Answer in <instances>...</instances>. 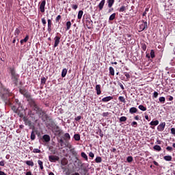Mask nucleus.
I'll list each match as a JSON object with an SVG mask.
<instances>
[{
    "mask_svg": "<svg viewBox=\"0 0 175 175\" xmlns=\"http://www.w3.org/2000/svg\"><path fill=\"white\" fill-rule=\"evenodd\" d=\"M124 76H126V80H129V79H131V76L129 75V73H128L127 72H124Z\"/></svg>",
    "mask_w": 175,
    "mask_h": 175,
    "instance_id": "44",
    "label": "nucleus"
},
{
    "mask_svg": "<svg viewBox=\"0 0 175 175\" xmlns=\"http://www.w3.org/2000/svg\"><path fill=\"white\" fill-rule=\"evenodd\" d=\"M159 121H158V120H156L155 121H151V122H150V125H151V126H157V125H159Z\"/></svg>",
    "mask_w": 175,
    "mask_h": 175,
    "instance_id": "20",
    "label": "nucleus"
},
{
    "mask_svg": "<svg viewBox=\"0 0 175 175\" xmlns=\"http://www.w3.org/2000/svg\"><path fill=\"white\" fill-rule=\"evenodd\" d=\"M15 103H16V105H18V106H21V102H19V99H15Z\"/></svg>",
    "mask_w": 175,
    "mask_h": 175,
    "instance_id": "59",
    "label": "nucleus"
},
{
    "mask_svg": "<svg viewBox=\"0 0 175 175\" xmlns=\"http://www.w3.org/2000/svg\"><path fill=\"white\" fill-rule=\"evenodd\" d=\"M109 74L111 76H114V75H115V70H114L113 68H112V66L109 67Z\"/></svg>",
    "mask_w": 175,
    "mask_h": 175,
    "instance_id": "31",
    "label": "nucleus"
},
{
    "mask_svg": "<svg viewBox=\"0 0 175 175\" xmlns=\"http://www.w3.org/2000/svg\"><path fill=\"white\" fill-rule=\"evenodd\" d=\"M126 120H127V117L122 116V117H120V122H124L125 121H126Z\"/></svg>",
    "mask_w": 175,
    "mask_h": 175,
    "instance_id": "41",
    "label": "nucleus"
},
{
    "mask_svg": "<svg viewBox=\"0 0 175 175\" xmlns=\"http://www.w3.org/2000/svg\"><path fill=\"white\" fill-rule=\"evenodd\" d=\"M89 157H90L91 158H94V157H95L94 152H89Z\"/></svg>",
    "mask_w": 175,
    "mask_h": 175,
    "instance_id": "60",
    "label": "nucleus"
},
{
    "mask_svg": "<svg viewBox=\"0 0 175 175\" xmlns=\"http://www.w3.org/2000/svg\"><path fill=\"white\" fill-rule=\"evenodd\" d=\"M38 162V165H40L41 170H43L44 165H43L42 161H40V159H39Z\"/></svg>",
    "mask_w": 175,
    "mask_h": 175,
    "instance_id": "34",
    "label": "nucleus"
},
{
    "mask_svg": "<svg viewBox=\"0 0 175 175\" xmlns=\"http://www.w3.org/2000/svg\"><path fill=\"white\" fill-rule=\"evenodd\" d=\"M49 151H51V152H52L53 154H55L56 153V150L54 148V147H53V146H50L49 147Z\"/></svg>",
    "mask_w": 175,
    "mask_h": 175,
    "instance_id": "30",
    "label": "nucleus"
},
{
    "mask_svg": "<svg viewBox=\"0 0 175 175\" xmlns=\"http://www.w3.org/2000/svg\"><path fill=\"white\" fill-rule=\"evenodd\" d=\"M1 167H0V175H8L6 173H5V172H3L2 170H1Z\"/></svg>",
    "mask_w": 175,
    "mask_h": 175,
    "instance_id": "63",
    "label": "nucleus"
},
{
    "mask_svg": "<svg viewBox=\"0 0 175 175\" xmlns=\"http://www.w3.org/2000/svg\"><path fill=\"white\" fill-rule=\"evenodd\" d=\"M57 36H55L54 38V46L53 47L55 49L56 47H58L60 42H61V39H62V35H60V33H57Z\"/></svg>",
    "mask_w": 175,
    "mask_h": 175,
    "instance_id": "6",
    "label": "nucleus"
},
{
    "mask_svg": "<svg viewBox=\"0 0 175 175\" xmlns=\"http://www.w3.org/2000/svg\"><path fill=\"white\" fill-rule=\"evenodd\" d=\"M125 10H126V7H125V5H122V6L120 8V9H119V12H120V13H122V12H125Z\"/></svg>",
    "mask_w": 175,
    "mask_h": 175,
    "instance_id": "39",
    "label": "nucleus"
},
{
    "mask_svg": "<svg viewBox=\"0 0 175 175\" xmlns=\"http://www.w3.org/2000/svg\"><path fill=\"white\" fill-rule=\"evenodd\" d=\"M25 163L28 165L29 166H34V163L33 161H26Z\"/></svg>",
    "mask_w": 175,
    "mask_h": 175,
    "instance_id": "35",
    "label": "nucleus"
},
{
    "mask_svg": "<svg viewBox=\"0 0 175 175\" xmlns=\"http://www.w3.org/2000/svg\"><path fill=\"white\" fill-rule=\"evenodd\" d=\"M118 99L120 102H122V103H126V99L124 96H119Z\"/></svg>",
    "mask_w": 175,
    "mask_h": 175,
    "instance_id": "37",
    "label": "nucleus"
},
{
    "mask_svg": "<svg viewBox=\"0 0 175 175\" xmlns=\"http://www.w3.org/2000/svg\"><path fill=\"white\" fill-rule=\"evenodd\" d=\"M81 156L82 157V158H84L85 161H88V157L85 152H81Z\"/></svg>",
    "mask_w": 175,
    "mask_h": 175,
    "instance_id": "27",
    "label": "nucleus"
},
{
    "mask_svg": "<svg viewBox=\"0 0 175 175\" xmlns=\"http://www.w3.org/2000/svg\"><path fill=\"white\" fill-rule=\"evenodd\" d=\"M95 161L97 163H100V162H102V157H96Z\"/></svg>",
    "mask_w": 175,
    "mask_h": 175,
    "instance_id": "40",
    "label": "nucleus"
},
{
    "mask_svg": "<svg viewBox=\"0 0 175 175\" xmlns=\"http://www.w3.org/2000/svg\"><path fill=\"white\" fill-rule=\"evenodd\" d=\"M139 109L140 110H142V111H146V110H147V107H146L144 106L143 105H139Z\"/></svg>",
    "mask_w": 175,
    "mask_h": 175,
    "instance_id": "32",
    "label": "nucleus"
},
{
    "mask_svg": "<svg viewBox=\"0 0 175 175\" xmlns=\"http://www.w3.org/2000/svg\"><path fill=\"white\" fill-rule=\"evenodd\" d=\"M153 148L155 151H161L162 150L161 146H159V144L154 146Z\"/></svg>",
    "mask_w": 175,
    "mask_h": 175,
    "instance_id": "26",
    "label": "nucleus"
},
{
    "mask_svg": "<svg viewBox=\"0 0 175 175\" xmlns=\"http://www.w3.org/2000/svg\"><path fill=\"white\" fill-rule=\"evenodd\" d=\"M33 152L40 153L41 152V150H39V148H34L33 150Z\"/></svg>",
    "mask_w": 175,
    "mask_h": 175,
    "instance_id": "55",
    "label": "nucleus"
},
{
    "mask_svg": "<svg viewBox=\"0 0 175 175\" xmlns=\"http://www.w3.org/2000/svg\"><path fill=\"white\" fill-rule=\"evenodd\" d=\"M29 39V36L26 35L25 39H22V40H21V44L23 45V44H24V43H27L28 42Z\"/></svg>",
    "mask_w": 175,
    "mask_h": 175,
    "instance_id": "19",
    "label": "nucleus"
},
{
    "mask_svg": "<svg viewBox=\"0 0 175 175\" xmlns=\"http://www.w3.org/2000/svg\"><path fill=\"white\" fill-rule=\"evenodd\" d=\"M171 133H172V135H175V128H171Z\"/></svg>",
    "mask_w": 175,
    "mask_h": 175,
    "instance_id": "62",
    "label": "nucleus"
},
{
    "mask_svg": "<svg viewBox=\"0 0 175 175\" xmlns=\"http://www.w3.org/2000/svg\"><path fill=\"white\" fill-rule=\"evenodd\" d=\"M42 139L46 143H49L50 142V140H51V136L49 135H44L42 136Z\"/></svg>",
    "mask_w": 175,
    "mask_h": 175,
    "instance_id": "13",
    "label": "nucleus"
},
{
    "mask_svg": "<svg viewBox=\"0 0 175 175\" xmlns=\"http://www.w3.org/2000/svg\"><path fill=\"white\" fill-rule=\"evenodd\" d=\"M46 77L41 78V84H42V85H44V84H46Z\"/></svg>",
    "mask_w": 175,
    "mask_h": 175,
    "instance_id": "43",
    "label": "nucleus"
},
{
    "mask_svg": "<svg viewBox=\"0 0 175 175\" xmlns=\"http://www.w3.org/2000/svg\"><path fill=\"white\" fill-rule=\"evenodd\" d=\"M81 118H82L81 116H78L77 117H75V121H80Z\"/></svg>",
    "mask_w": 175,
    "mask_h": 175,
    "instance_id": "58",
    "label": "nucleus"
},
{
    "mask_svg": "<svg viewBox=\"0 0 175 175\" xmlns=\"http://www.w3.org/2000/svg\"><path fill=\"white\" fill-rule=\"evenodd\" d=\"M79 5L78 4H72V9H73V10H77V9H78Z\"/></svg>",
    "mask_w": 175,
    "mask_h": 175,
    "instance_id": "49",
    "label": "nucleus"
},
{
    "mask_svg": "<svg viewBox=\"0 0 175 175\" xmlns=\"http://www.w3.org/2000/svg\"><path fill=\"white\" fill-rule=\"evenodd\" d=\"M113 99V96H106L105 98H103L102 102L106 103L109 102Z\"/></svg>",
    "mask_w": 175,
    "mask_h": 175,
    "instance_id": "18",
    "label": "nucleus"
},
{
    "mask_svg": "<svg viewBox=\"0 0 175 175\" xmlns=\"http://www.w3.org/2000/svg\"><path fill=\"white\" fill-rule=\"evenodd\" d=\"M36 137V133H35L34 131H32L31 133V140H35Z\"/></svg>",
    "mask_w": 175,
    "mask_h": 175,
    "instance_id": "38",
    "label": "nucleus"
},
{
    "mask_svg": "<svg viewBox=\"0 0 175 175\" xmlns=\"http://www.w3.org/2000/svg\"><path fill=\"white\" fill-rule=\"evenodd\" d=\"M41 21H42V23L44 27H46V21L45 18H41Z\"/></svg>",
    "mask_w": 175,
    "mask_h": 175,
    "instance_id": "50",
    "label": "nucleus"
},
{
    "mask_svg": "<svg viewBox=\"0 0 175 175\" xmlns=\"http://www.w3.org/2000/svg\"><path fill=\"white\" fill-rule=\"evenodd\" d=\"M61 163H62V165L63 166H65L66 165H67L68 161H66V160L62 161Z\"/></svg>",
    "mask_w": 175,
    "mask_h": 175,
    "instance_id": "57",
    "label": "nucleus"
},
{
    "mask_svg": "<svg viewBox=\"0 0 175 175\" xmlns=\"http://www.w3.org/2000/svg\"><path fill=\"white\" fill-rule=\"evenodd\" d=\"M10 90L9 88H6V87H4L2 83H0V98H1V99L3 100H6L8 96H10Z\"/></svg>",
    "mask_w": 175,
    "mask_h": 175,
    "instance_id": "4",
    "label": "nucleus"
},
{
    "mask_svg": "<svg viewBox=\"0 0 175 175\" xmlns=\"http://www.w3.org/2000/svg\"><path fill=\"white\" fill-rule=\"evenodd\" d=\"M92 25V21L91 19H87L86 21V27L88 29H91Z\"/></svg>",
    "mask_w": 175,
    "mask_h": 175,
    "instance_id": "15",
    "label": "nucleus"
},
{
    "mask_svg": "<svg viewBox=\"0 0 175 175\" xmlns=\"http://www.w3.org/2000/svg\"><path fill=\"white\" fill-rule=\"evenodd\" d=\"M129 113H131V114H134L135 113H137V107H131V109H129Z\"/></svg>",
    "mask_w": 175,
    "mask_h": 175,
    "instance_id": "23",
    "label": "nucleus"
},
{
    "mask_svg": "<svg viewBox=\"0 0 175 175\" xmlns=\"http://www.w3.org/2000/svg\"><path fill=\"white\" fill-rule=\"evenodd\" d=\"M148 26L147 21H142L139 25V32H142V31H145V29H148Z\"/></svg>",
    "mask_w": 175,
    "mask_h": 175,
    "instance_id": "5",
    "label": "nucleus"
},
{
    "mask_svg": "<svg viewBox=\"0 0 175 175\" xmlns=\"http://www.w3.org/2000/svg\"><path fill=\"white\" fill-rule=\"evenodd\" d=\"M131 126H134L135 128H136L137 126V122L136 121H133L132 123H131Z\"/></svg>",
    "mask_w": 175,
    "mask_h": 175,
    "instance_id": "54",
    "label": "nucleus"
},
{
    "mask_svg": "<svg viewBox=\"0 0 175 175\" xmlns=\"http://www.w3.org/2000/svg\"><path fill=\"white\" fill-rule=\"evenodd\" d=\"M167 151H170V152H172V151H173V147H171L170 146H168L166 148Z\"/></svg>",
    "mask_w": 175,
    "mask_h": 175,
    "instance_id": "52",
    "label": "nucleus"
},
{
    "mask_svg": "<svg viewBox=\"0 0 175 175\" xmlns=\"http://www.w3.org/2000/svg\"><path fill=\"white\" fill-rule=\"evenodd\" d=\"M66 31H69L72 27V22H70V21H67L66 23Z\"/></svg>",
    "mask_w": 175,
    "mask_h": 175,
    "instance_id": "17",
    "label": "nucleus"
},
{
    "mask_svg": "<svg viewBox=\"0 0 175 175\" xmlns=\"http://www.w3.org/2000/svg\"><path fill=\"white\" fill-rule=\"evenodd\" d=\"M61 18H62V15H57V16H56L55 18L56 23H59Z\"/></svg>",
    "mask_w": 175,
    "mask_h": 175,
    "instance_id": "45",
    "label": "nucleus"
},
{
    "mask_svg": "<svg viewBox=\"0 0 175 175\" xmlns=\"http://www.w3.org/2000/svg\"><path fill=\"white\" fill-rule=\"evenodd\" d=\"M126 160H127L128 162L131 163V162H133V158L132 156H130V157H127V159H126Z\"/></svg>",
    "mask_w": 175,
    "mask_h": 175,
    "instance_id": "51",
    "label": "nucleus"
},
{
    "mask_svg": "<svg viewBox=\"0 0 175 175\" xmlns=\"http://www.w3.org/2000/svg\"><path fill=\"white\" fill-rule=\"evenodd\" d=\"M46 0H42V1H41L40 4V11L41 12V13H44L45 12V6H46Z\"/></svg>",
    "mask_w": 175,
    "mask_h": 175,
    "instance_id": "8",
    "label": "nucleus"
},
{
    "mask_svg": "<svg viewBox=\"0 0 175 175\" xmlns=\"http://www.w3.org/2000/svg\"><path fill=\"white\" fill-rule=\"evenodd\" d=\"M24 121H25V125H27L30 128H32V126H33V125L32 124V122L30 120L25 119Z\"/></svg>",
    "mask_w": 175,
    "mask_h": 175,
    "instance_id": "16",
    "label": "nucleus"
},
{
    "mask_svg": "<svg viewBox=\"0 0 175 175\" xmlns=\"http://www.w3.org/2000/svg\"><path fill=\"white\" fill-rule=\"evenodd\" d=\"M60 158L58 155H49V161L50 162H57V161H59Z\"/></svg>",
    "mask_w": 175,
    "mask_h": 175,
    "instance_id": "7",
    "label": "nucleus"
},
{
    "mask_svg": "<svg viewBox=\"0 0 175 175\" xmlns=\"http://www.w3.org/2000/svg\"><path fill=\"white\" fill-rule=\"evenodd\" d=\"M167 100H170V101L174 100V96H172V95H168L167 96Z\"/></svg>",
    "mask_w": 175,
    "mask_h": 175,
    "instance_id": "48",
    "label": "nucleus"
},
{
    "mask_svg": "<svg viewBox=\"0 0 175 175\" xmlns=\"http://www.w3.org/2000/svg\"><path fill=\"white\" fill-rule=\"evenodd\" d=\"M105 3H106V0H101V1H100L98 5L99 10H103Z\"/></svg>",
    "mask_w": 175,
    "mask_h": 175,
    "instance_id": "12",
    "label": "nucleus"
},
{
    "mask_svg": "<svg viewBox=\"0 0 175 175\" xmlns=\"http://www.w3.org/2000/svg\"><path fill=\"white\" fill-rule=\"evenodd\" d=\"M12 110H13L14 113H18V109H17L16 106H12Z\"/></svg>",
    "mask_w": 175,
    "mask_h": 175,
    "instance_id": "47",
    "label": "nucleus"
},
{
    "mask_svg": "<svg viewBox=\"0 0 175 175\" xmlns=\"http://www.w3.org/2000/svg\"><path fill=\"white\" fill-rule=\"evenodd\" d=\"M111 12H114L113 7H109L108 13H111Z\"/></svg>",
    "mask_w": 175,
    "mask_h": 175,
    "instance_id": "56",
    "label": "nucleus"
},
{
    "mask_svg": "<svg viewBox=\"0 0 175 175\" xmlns=\"http://www.w3.org/2000/svg\"><path fill=\"white\" fill-rule=\"evenodd\" d=\"M10 79H11V83L14 85V87H17L19 83L20 80V75L17 73L16 69L14 67H10Z\"/></svg>",
    "mask_w": 175,
    "mask_h": 175,
    "instance_id": "3",
    "label": "nucleus"
},
{
    "mask_svg": "<svg viewBox=\"0 0 175 175\" xmlns=\"http://www.w3.org/2000/svg\"><path fill=\"white\" fill-rule=\"evenodd\" d=\"M118 85L120 87V88H122V90H124V87L122 83H118Z\"/></svg>",
    "mask_w": 175,
    "mask_h": 175,
    "instance_id": "61",
    "label": "nucleus"
},
{
    "mask_svg": "<svg viewBox=\"0 0 175 175\" xmlns=\"http://www.w3.org/2000/svg\"><path fill=\"white\" fill-rule=\"evenodd\" d=\"M164 159H165V161H172V155H165V156L164 157Z\"/></svg>",
    "mask_w": 175,
    "mask_h": 175,
    "instance_id": "29",
    "label": "nucleus"
},
{
    "mask_svg": "<svg viewBox=\"0 0 175 175\" xmlns=\"http://www.w3.org/2000/svg\"><path fill=\"white\" fill-rule=\"evenodd\" d=\"M19 92L23 95L26 99H27V102L29 103L30 107H31L33 111H36V113L38 116L39 118H41L42 121L48 120L49 116L46 111L43 110V109L39 106L36 100L31 97V93L29 92L25 88H20Z\"/></svg>",
    "mask_w": 175,
    "mask_h": 175,
    "instance_id": "1",
    "label": "nucleus"
},
{
    "mask_svg": "<svg viewBox=\"0 0 175 175\" xmlns=\"http://www.w3.org/2000/svg\"><path fill=\"white\" fill-rule=\"evenodd\" d=\"M165 122H161L158 126H157V131L160 132H163L165 128Z\"/></svg>",
    "mask_w": 175,
    "mask_h": 175,
    "instance_id": "10",
    "label": "nucleus"
},
{
    "mask_svg": "<svg viewBox=\"0 0 175 175\" xmlns=\"http://www.w3.org/2000/svg\"><path fill=\"white\" fill-rule=\"evenodd\" d=\"M0 166H5V161H0Z\"/></svg>",
    "mask_w": 175,
    "mask_h": 175,
    "instance_id": "64",
    "label": "nucleus"
},
{
    "mask_svg": "<svg viewBox=\"0 0 175 175\" xmlns=\"http://www.w3.org/2000/svg\"><path fill=\"white\" fill-rule=\"evenodd\" d=\"M71 139V136L70 133H64V136L60 139H57V142L59 143L62 148L65 147H68L70 148V152L72 155L77 157V152L75 148H72V144H70V140Z\"/></svg>",
    "mask_w": 175,
    "mask_h": 175,
    "instance_id": "2",
    "label": "nucleus"
},
{
    "mask_svg": "<svg viewBox=\"0 0 175 175\" xmlns=\"http://www.w3.org/2000/svg\"><path fill=\"white\" fill-rule=\"evenodd\" d=\"M55 134L57 136H60L63 132L62 129H60L59 126H57L55 128H54Z\"/></svg>",
    "mask_w": 175,
    "mask_h": 175,
    "instance_id": "9",
    "label": "nucleus"
},
{
    "mask_svg": "<svg viewBox=\"0 0 175 175\" xmlns=\"http://www.w3.org/2000/svg\"><path fill=\"white\" fill-rule=\"evenodd\" d=\"M83 16V10H79V11L78 12V16H77L78 19L79 20H81Z\"/></svg>",
    "mask_w": 175,
    "mask_h": 175,
    "instance_id": "21",
    "label": "nucleus"
},
{
    "mask_svg": "<svg viewBox=\"0 0 175 175\" xmlns=\"http://www.w3.org/2000/svg\"><path fill=\"white\" fill-rule=\"evenodd\" d=\"M141 46H142V50H144V51H146L147 46H146V43H142Z\"/></svg>",
    "mask_w": 175,
    "mask_h": 175,
    "instance_id": "42",
    "label": "nucleus"
},
{
    "mask_svg": "<svg viewBox=\"0 0 175 175\" xmlns=\"http://www.w3.org/2000/svg\"><path fill=\"white\" fill-rule=\"evenodd\" d=\"M52 25H53V22L51 19H48V27H47V31L49 33H51L52 32Z\"/></svg>",
    "mask_w": 175,
    "mask_h": 175,
    "instance_id": "11",
    "label": "nucleus"
},
{
    "mask_svg": "<svg viewBox=\"0 0 175 175\" xmlns=\"http://www.w3.org/2000/svg\"><path fill=\"white\" fill-rule=\"evenodd\" d=\"M116 17V12H113L109 18V21H113Z\"/></svg>",
    "mask_w": 175,
    "mask_h": 175,
    "instance_id": "22",
    "label": "nucleus"
},
{
    "mask_svg": "<svg viewBox=\"0 0 175 175\" xmlns=\"http://www.w3.org/2000/svg\"><path fill=\"white\" fill-rule=\"evenodd\" d=\"M150 56H151V58H155V53H154V50H151L150 51Z\"/></svg>",
    "mask_w": 175,
    "mask_h": 175,
    "instance_id": "46",
    "label": "nucleus"
},
{
    "mask_svg": "<svg viewBox=\"0 0 175 175\" xmlns=\"http://www.w3.org/2000/svg\"><path fill=\"white\" fill-rule=\"evenodd\" d=\"M74 139L77 142H79V140H81V135L79 133H76L75 135H74Z\"/></svg>",
    "mask_w": 175,
    "mask_h": 175,
    "instance_id": "25",
    "label": "nucleus"
},
{
    "mask_svg": "<svg viewBox=\"0 0 175 175\" xmlns=\"http://www.w3.org/2000/svg\"><path fill=\"white\" fill-rule=\"evenodd\" d=\"M96 92L97 95H100V94H102L101 87L100 84H97L96 85Z\"/></svg>",
    "mask_w": 175,
    "mask_h": 175,
    "instance_id": "14",
    "label": "nucleus"
},
{
    "mask_svg": "<svg viewBox=\"0 0 175 175\" xmlns=\"http://www.w3.org/2000/svg\"><path fill=\"white\" fill-rule=\"evenodd\" d=\"M67 73H68L67 69H63L62 72V77H66Z\"/></svg>",
    "mask_w": 175,
    "mask_h": 175,
    "instance_id": "33",
    "label": "nucleus"
},
{
    "mask_svg": "<svg viewBox=\"0 0 175 175\" xmlns=\"http://www.w3.org/2000/svg\"><path fill=\"white\" fill-rule=\"evenodd\" d=\"M158 96H159L158 92H157V91H154L152 95V98H158Z\"/></svg>",
    "mask_w": 175,
    "mask_h": 175,
    "instance_id": "53",
    "label": "nucleus"
},
{
    "mask_svg": "<svg viewBox=\"0 0 175 175\" xmlns=\"http://www.w3.org/2000/svg\"><path fill=\"white\" fill-rule=\"evenodd\" d=\"M20 33H21L20 29H18V27H16V29H15V31H14L15 36H16V37L19 36Z\"/></svg>",
    "mask_w": 175,
    "mask_h": 175,
    "instance_id": "28",
    "label": "nucleus"
},
{
    "mask_svg": "<svg viewBox=\"0 0 175 175\" xmlns=\"http://www.w3.org/2000/svg\"><path fill=\"white\" fill-rule=\"evenodd\" d=\"M116 0H107L108 8H112L113 5H114Z\"/></svg>",
    "mask_w": 175,
    "mask_h": 175,
    "instance_id": "24",
    "label": "nucleus"
},
{
    "mask_svg": "<svg viewBox=\"0 0 175 175\" xmlns=\"http://www.w3.org/2000/svg\"><path fill=\"white\" fill-rule=\"evenodd\" d=\"M159 100L161 103H165V96H160V98H159Z\"/></svg>",
    "mask_w": 175,
    "mask_h": 175,
    "instance_id": "36",
    "label": "nucleus"
}]
</instances>
